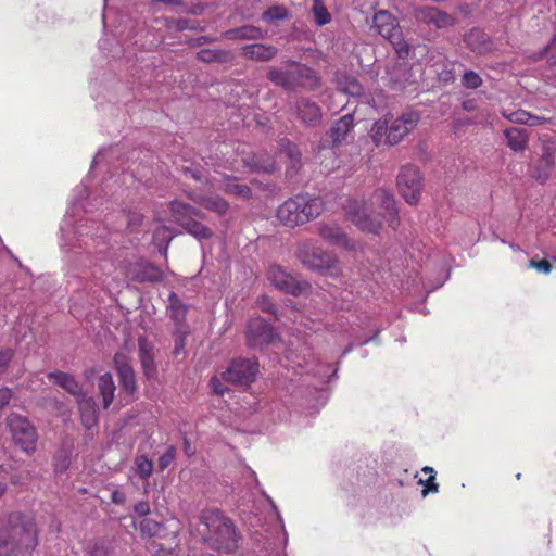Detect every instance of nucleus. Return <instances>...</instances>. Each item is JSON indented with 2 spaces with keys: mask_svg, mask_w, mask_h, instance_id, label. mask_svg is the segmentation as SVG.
I'll return each mask as SVG.
<instances>
[{
  "mask_svg": "<svg viewBox=\"0 0 556 556\" xmlns=\"http://www.w3.org/2000/svg\"><path fill=\"white\" fill-rule=\"evenodd\" d=\"M83 426L90 430L98 424L97 404L92 397L81 395L77 400Z\"/></svg>",
  "mask_w": 556,
  "mask_h": 556,
  "instance_id": "25",
  "label": "nucleus"
},
{
  "mask_svg": "<svg viewBox=\"0 0 556 556\" xmlns=\"http://www.w3.org/2000/svg\"><path fill=\"white\" fill-rule=\"evenodd\" d=\"M344 211L351 222L362 231L378 233L382 223L395 229L400 225L399 212L393 195L386 189H377L368 202L350 199Z\"/></svg>",
  "mask_w": 556,
  "mask_h": 556,
  "instance_id": "1",
  "label": "nucleus"
},
{
  "mask_svg": "<svg viewBox=\"0 0 556 556\" xmlns=\"http://www.w3.org/2000/svg\"><path fill=\"white\" fill-rule=\"evenodd\" d=\"M153 471V463L144 455H138L135 458V472L142 479L147 480Z\"/></svg>",
  "mask_w": 556,
  "mask_h": 556,
  "instance_id": "43",
  "label": "nucleus"
},
{
  "mask_svg": "<svg viewBox=\"0 0 556 556\" xmlns=\"http://www.w3.org/2000/svg\"><path fill=\"white\" fill-rule=\"evenodd\" d=\"M245 339L249 348L263 350L279 340V336L264 318L253 317L247 324Z\"/></svg>",
  "mask_w": 556,
  "mask_h": 556,
  "instance_id": "10",
  "label": "nucleus"
},
{
  "mask_svg": "<svg viewBox=\"0 0 556 556\" xmlns=\"http://www.w3.org/2000/svg\"><path fill=\"white\" fill-rule=\"evenodd\" d=\"M188 198L205 210L214 212L219 216H224L229 210L228 201L218 194L204 195L197 192H190L188 193Z\"/></svg>",
  "mask_w": 556,
  "mask_h": 556,
  "instance_id": "19",
  "label": "nucleus"
},
{
  "mask_svg": "<svg viewBox=\"0 0 556 556\" xmlns=\"http://www.w3.org/2000/svg\"><path fill=\"white\" fill-rule=\"evenodd\" d=\"M325 210L321 197L300 192L281 203L276 210V218L289 228L303 226L316 219Z\"/></svg>",
  "mask_w": 556,
  "mask_h": 556,
  "instance_id": "3",
  "label": "nucleus"
},
{
  "mask_svg": "<svg viewBox=\"0 0 556 556\" xmlns=\"http://www.w3.org/2000/svg\"><path fill=\"white\" fill-rule=\"evenodd\" d=\"M507 146L515 152H523L529 144V134L526 129L510 127L504 130Z\"/></svg>",
  "mask_w": 556,
  "mask_h": 556,
  "instance_id": "30",
  "label": "nucleus"
},
{
  "mask_svg": "<svg viewBox=\"0 0 556 556\" xmlns=\"http://www.w3.org/2000/svg\"><path fill=\"white\" fill-rule=\"evenodd\" d=\"M48 378L68 393L78 397L83 395L81 386L72 375L63 371H52L48 374Z\"/></svg>",
  "mask_w": 556,
  "mask_h": 556,
  "instance_id": "33",
  "label": "nucleus"
},
{
  "mask_svg": "<svg viewBox=\"0 0 556 556\" xmlns=\"http://www.w3.org/2000/svg\"><path fill=\"white\" fill-rule=\"evenodd\" d=\"M169 316L175 321L176 326H182L186 324L187 306L174 292L169 294Z\"/></svg>",
  "mask_w": 556,
  "mask_h": 556,
  "instance_id": "37",
  "label": "nucleus"
},
{
  "mask_svg": "<svg viewBox=\"0 0 556 556\" xmlns=\"http://www.w3.org/2000/svg\"><path fill=\"white\" fill-rule=\"evenodd\" d=\"M298 117L307 126H316L321 119V110L308 99H300L296 102Z\"/></svg>",
  "mask_w": 556,
  "mask_h": 556,
  "instance_id": "23",
  "label": "nucleus"
},
{
  "mask_svg": "<svg viewBox=\"0 0 556 556\" xmlns=\"http://www.w3.org/2000/svg\"><path fill=\"white\" fill-rule=\"evenodd\" d=\"M286 154L290 159L291 166L293 168H296L301 164V153L295 144L290 143L287 141V147L285 149Z\"/></svg>",
  "mask_w": 556,
  "mask_h": 556,
  "instance_id": "48",
  "label": "nucleus"
},
{
  "mask_svg": "<svg viewBox=\"0 0 556 556\" xmlns=\"http://www.w3.org/2000/svg\"><path fill=\"white\" fill-rule=\"evenodd\" d=\"M197 59L204 63H228L233 60V54L224 49H201L197 53Z\"/></svg>",
  "mask_w": 556,
  "mask_h": 556,
  "instance_id": "35",
  "label": "nucleus"
},
{
  "mask_svg": "<svg viewBox=\"0 0 556 556\" xmlns=\"http://www.w3.org/2000/svg\"><path fill=\"white\" fill-rule=\"evenodd\" d=\"M7 426L14 444L27 455L34 454L38 433L28 418L17 413H11L7 418Z\"/></svg>",
  "mask_w": 556,
  "mask_h": 556,
  "instance_id": "9",
  "label": "nucleus"
},
{
  "mask_svg": "<svg viewBox=\"0 0 556 556\" xmlns=\"http://www.w3.org/2000/svg\"><path fill=\"white\" fill-rule=\"evenodd\" d=\"M462 84L468 89H477L482 85V78L473 71H466L462 77Z\"/></svg>",
  "mask_w": 556,
  "mask_h": 556,
  "instance_id": "45",
  "label": "nucleus"
},
{
  "mask_svg": "<svg viewBox=\"0 0 556 556\" xmlns=\"http://www.w3.org/2000/svg\"><path fill=\"white\" fill-rule=\"evenodd\" d=\"M113 363L122 391L132 394L137 389V383L134 369L129 363V356L123 352H117L113 357Z\"/></svg>",
  "mask_w": 556,
  "mask_h": 556,
  "instance_id": "18",
  "label": "nucleus"
},
{
  "mask_svg": "<svg viewBox=\"0 0 556 556\" xmlns=\"http://www.w3.org/2000/svg\"><path fill=\"white\" fill-rule=\"evenodd\" d=\"M312 13L315 24L318 26H324L331 22V14L323 0H313Z\"/></svg>",
  "mask_w": 556,
  "mask_h": 556,
  "instance_id": "39",
  "label": "nucleus"
},
{
  "mask_svg": "<svg viewBox=\"0 0 556 556\" xmlns=\"http://www.w3.org/2000/svg\"><path fill=\"white\" fill-rule=\"evenodd\" d=\"M168 207L175 223L192 237L198 240H208L213 237V230L199 220L205 217L201 210L179 200L169 202Z\"/></svg>",
  "mask_w": 556,
  "mask_h": 556,
  "instance_id": "6",
  "label": "nucleus"
},
{
  "mask_svg": "<svg viewBox=\"0 0 556 556\" xmlns=\"http://www.w3.org/2000/svg\"><path fill=\"white\" fill-rule=\"evenodd\" d=\"M202 540L210 548L232 554L239 547L240 532L230 517L219 509H205L200 515Z\"/></svg>",
  "mask_w": 556,
  "mask_h": 556,
  "instance_id": "2",
  "label": "nucleus"
},
{
  "mask_svg": "<svg viewBox=\"0 0 556 556\" xmlns=\"http://www.w3.org/2000/svg\"><path fill=\"white\" fill-rule=\"evenodd\" d=\"M544 58H546L549 65H556V33L544 49L529 56L532 62H538Z\"/></svg>",
  "mask_w": 556,
  "mask_h": 556,
  "instance_id": "40",
  "label": "nucleus"
},
{
  "mask_svg": "<svg viewBox=\"0 0 556 556\" xmlns=\"http://www.w3.org/2000/svg\"><path fill=\"white\" fill-rule=\"evenodd\" d=\"M140 532L147 536H154L160 531V523L150 518H144L139 525Z\"/></svg>",
  "mask_w": 556,
  "mask_h": 556,
  "instance_id": "46",
  "label": "nucleus"
},
{
  "mask_svg": "<svg viewBox=\"0 0 556 556\" xmlns=\"http://www.w3.org/2000/svg\"><path fill=\"white\" fill-rule=\"evenodd\" d=\"M372 22L377 31L393 46L399 58H407L409 45L404 39L396 18L390 12L380 10L375 13Z\"/></svg>",
  "mask_w": 556,
  "mask_h": 556,
  "instance_id": "8",
  "label": "nucleus"
},
{
  "mask_svg": "<svg viewBox=\"0 0 556 556\" xmlns=\"http://www.w3.org/2000/svg\"><path fill=\"white\" fill-rule=\"evenodd\" d=\"M174 237L175 235L168 226H160L154 230L153 242L164 256L167 255L168 245Z\"/></svg>",
  "mask_w": 556,
  "mask_h": 556,
  "instance_id": "38",
  "label": "nucleus"
},
{
  "mask_svg": "<svg viewBox=\"0 0 556 556\" xmlns=\"http://www.w3.org/2000/svg\"><path fill=\"white\" fill-rule=\"evenodd\" d=\"M212 42H214L213 38L207 37V36H202V37H199V38L194 39L191 42V46H201V45H204V43H212Z\"/></svg>",
  "mask_w": 556,
  "mask_h": 556,
  "instance_id": "59",
  "label": "nucleus"
},
{
  "mask_svg": "<svg viewBox=\"0 0 556 556\" xmlns=\"http://www.w3.org/2000/svg\"><path fill=\"white\" fill-rule=\"evenodd\" d=\"M414 18L428 26H434L437 29L452 27L456 24V18L435 7H417L413 11Z\"/></svg>",
  "mask_w": 556,
  "mask_h": 556,
  "instance_id": "17",
  "label": "nucleus"
},
{
  "mask_svg": "<svg viewBox=\"0 0 556 556\" xmlns=\"http://www.w3.org/2000/svg\"><path fill=\"white\" fill-rule=\"evenodd\" d=\"M529 267L535 268L541 273L549 274L552 271V264L547 260H531L529 262Z\"/></svg>",
  "mask_w": 556,
  "mask_h": 556,
  "instance_id": "51",
  "label": "nucleus"
},
{
  "mask_svg": "<svg viewBox=\"0 0 556 556\" xmlns=\"http://www.w3.org/2000/svg\"><path fill=\"white\" fill-rule=\"evenodd\" d=\"M317 232L330 244L344 249L353 248L345 232L337 224H319Z\"/></svg>",
  "mask_w": 556,
  "mask_h": 556,
  "instance_id": "22",
  "label": "nucleus"
},
{
  "mask_svg": "<svg viewBox=\"0 0 556 556\" xmlns=\"http://www.w3.org/2000/svg\"><path fill=\"white\" fill-rule=\"evenodd\" d=\"M286 64L290 68L270 67L267 72V78L276 86H280L285 90H294L298 87L307 86L313 88L318 85L315 71L311 67L291 60L287 61Z\"/></svg>",
  "mask_w": 556,
  "mask_h": 556,
  "instance_id": "5",
  "label": "nucleus"
},
{
  "mask_svg": "<svg viewBox=\"0 0 556 556\" xmlns=\"http://www.w3.org/2000/svg\"><path fill=\"white\" fill-rule=\"evenodd\" d=\"M37 545L35 522L21 514H12L0 527V556H11L17 551L34 549Z\"/></svg>",
  "mask_w": 556,
  "mask_h": 556,
  "instance_id": "4",
  "label": "nucleus"
},
{
  "mask_svg": "<svg viewBox=\"0 0 556 556\" xmlns=\"http://www.w3.org/2000/svg\"><path fill=\"white\" fill-rule=\"evenodd\" d=\"M189 334V327L188 325L182 326H176L174 337H175V348H174V354L178 355L180 354L185 346H186V339Z\"/></svg>",
  "mask_w": 556,
  "mask_h": 556,
  "instance_id": "44",
  "label": "nucleus"
},
{
  "mask_svg": "<svg viewBox=\"0 0 556 556\" xmlns=\"http://www.w3.org/2000/svg\"><path fill=\"white\" fill-rule=\"evenodd\" d=\"M7 491V484L3 482H0V497L4 495Z\"/></svg>",
  "mask_w": 556,
  "mask_h": 556,
  "instance_id": "64",
  "label": "nucleus"
},
{
  "mask_svg": "<svg viewBox=\"0 0 556 556\" xmlns=\"http://www.w3.org/2000/svg\"><path fill=\"white\" fill-rule=\"evenodd\" d=\"M396 184L400 193L408 204L418 203L422 190V177L417 166L413 164L402 166Z\"/></svg>",
  "mask_w": 556,
  "mask_h": 556,
  "instance_id": "11",
  "label": "nucleus"
},
{
  "mask_svg": "<svg viewBox=\"0 0 556 556\" xmlns=\"http://www.w3.org/2000/svg\"><path fill=\"white\" fill-rule=\"evenodd\" d=\"M422 471H424L425 473H428L429 476L435 475L434 469H433L432 467H429V466H425V467L422 468Z\"/></svg>",
  "mask_w": 556,
  "mask_h": 556,
  "instance_id": "61",
  "label": "nucleus"
},
{
  "mask_svg": "<svg viewBox=\"0 0 556 556\" xmlns=\"http://www.w3.org/2000/svg\"><path fill=\"white\" fill-rule=\"evenodd\" d=\"M110 500L114 504H124L126 501V494L118 488H114L111 491Z\"/></svg>",
  "mask_w": 556,
  "mask_h": 556,
  "instance_id": "55",
  "label": "nucleus"
},
{
  "mask_svg": "<svg viewBox=\"0 0 556 556\" xmlns=\"http://www.w3.org/2000/svg\"><path fill=\"white\" fill-rule=\"evenodd\" d=\"M156 556H176V554L173 551H157Z\"/></svg>",
  "mask_w": 556,
  "mask_h": 556,
  "instance_id": "60",
  "label": "nucleus"
},
{
  "mask_svg": "<svg viewBox=\"0 0 556 556\" xmlns=\"http://www.w3.org/2000/svg\"><path fill=\"white\" fill-rule=\"evenodd\" d=\"M354 127V115L345 114L339 118L330 129V137L334 146L342 143Z\"/></svg>",
  "mask_w": 556,
  "mask_h": 556,
  "instance_id": "32",
  "label": "nucleus"
},
{
  "mask_svg": "<svg viewBox=\"0 0 556 556\" xmlns=\"http://www.w3.org/2000/svg\"><path fill=\"white\" fill-rule=\"evenodd\" d=\"M464 109L466 111H470L473 109V105H472V102L471 101H465L464 104H463Z\"/></svg>",
  "mask_w": 556,
  "mask_h": 556,
  "instance_id": "62",
  "label": "nucleus"
},
{
  "mask_svg": "<svg viewBox=\"0 0 556 556\" xmlns=\"http://www.w3.org/2000/svg\"><path fill=\"white\" fill-rule=\"evenodd\" d=\"M435 475L428 476L426 480H420L419 483L425 485V490L422 491L424 495L428 492L437 493L439 491V484L435 483Z\"/></svg>",
  "mask_w": 556,
  "mask_h": 556,
  "instance_id": "52",
  "label": "nucleus"
},
{
  "mask_svg": "<svg viewBox=\"0 0 556 556\" xmlns=\"http://www.w3.org/2000/svg\"><path fill=\"white\" fill-rule=\"evenodd\" d=\"M296 257L307 268L327 274L332 277L339 275L337 257L315 245L312 241H303L298 244Z\"/></svg>",
  "mask_w": 556,
  "mask_h": 556,
  "instance_id": "7",
  "label": "nucleus"
},
{
  "mask_svg": "<svg viewBox=\"0 0 556 556\" xmlns=\"http://www.w3.org/2000/svg\"><path fill=\"white\" fill-rule=\"evenodd\" d=\"M176 457V448L175 446L170 445L167 447L165 453H163L159 458V467L161 470H164L167 468L175 459Z\"/></svg>",
  "mask_w": 556,
  "mask_h": 556,
  "instance_id": "49",
  "label": "nucleus"
},
{
  "mask_svg": "<svg viewBox=\"0 0 556 556\" xmlns=\"http://www.w3.org/2000/svg\"><path fill=\"white\" fill-rule=\"evenodd\" d=\"M501 113L507 121L520 125L538 126L549 121V118L531 114L530 112L521 109L515 111L503 110Z\"/></svg>",
  "mask_w": 556,
  "mask_h": 556,
  "instance_id": "26",
  "label": "nucleus"
},
{
  "mask_svg": "<svg viewBox=\"0 0 556 556\" xmlns=\"http://www.w3.org/2000/svg\"><path fill=\"white\" fill-rule=\"evenodd\" d=\"M12 357L13 351L11 349L0 351V375L5 371Z\"/></svg>",
  "mask_w": 556,
  "mask_h": 556,
  "instance_id": "53",
  "label": "nucleus"
},
{
  "mask_svg": "<svg viewBox=\"0 0 556 556\" xmlns=\"http://www.w3.org/2000/svg\"><path fill=\"white\" fill-rule=\"evenodd\" d=\"M223 191L228 195L243 200H250L253 194L248 185L239 182L238 178L232 175L223 176Z\"/></svg>",
  "mask_w": 556,
  "mask_h": 556,
  "instance_id": "29",
  "label": "nucleus"
},
{
  "mask_svg": "<svg viewBox=\"0 0 556 556\" xmlns=\"http://www.w3.org/2000/svg\"><path fill=\"white\" fill-rule=\"evenodd\" d=\"M134 510L138 516H147L150 514V505L147 501H140L135 504Z\"/></svg>",
  "mask_w": 556,
  "mask_h": 556,
  "instance_id": "56",
  "label": "nucleus"
},
{
  "mask_svg": "<svg viewBox=\"0 0 556 556\" xmlns=\"http://www.w3.org/2000/svg\"><path fill=\"white\" fill-rule=\"evenodd\" d=\"M363 91V87L356 81L353 80L350 83L349 92L353 96H359Z\"/></svg>",
  "mask_w": 556,
  "mask_h": 556,
  "instance_id": "58",
  "label": "nucleus"
},
{
  "mask_svg": "<svg viewBox=\"0 0 556 556\" xmlns=\"http://www.w3.org/2000/svg\"><path fill=\"white\" fill-rule=\"evenodd\" d=\"M390 117L391 129L387 139H389V147L399 144L415 127L417 126L420 115L416 111H407L402 113L395 119Z\"/></svg>",
  "mask_w": 556,
  "mask_h": 556,
  "instance_id": "16",
  "label": "nucleus"
},
{
  "mask_svg": "<svg viewBox=\"0 0 556 556\" xmlns=\"http://www.w3.org/2000/svg\"><path fill=\"white\" fill-rule=\"evenodd\" d=\"M278 54V49L271 45L251 43L241 48V55L245 60L267 62Z\"/></svg>",
  "mask_w": 556,
  "mask_h": 556,
  "instance_id": "20",
  "label": "nucleus"
},
{
  "mask_svg": "<svg viewBox=\"0 0 556 556\" xmlns=\"http://www.w3.org/2000/svg\"><path fill=\"white\" fill-rule=\"evenodd\" d=\"M390 129L391 124L389 115H384L372 124L369 130V137L376 147L389 146L387 136H389Z\"/></svg>",
  "mask_w": 556,
  "mask_h": 556,
  "instance_id": "31",
  "label": "nucleus"
},
{
  "mask_svg": "<svg viewBox=\"0 0 556 556\" xmlns=\"http://www.w3.org/2000/svg\"><path fill=\"white\" fill-rule=\"evenodd\" d=\"M211 386L213 389V392L217 395H224V393L227 391V388L223 386L219 378L213 377L211 379Z\"/></svg>",
  "mask_w": 556,
  "mask_h": 556,
  "instance_id": "57",
  "label": "nucleus"
},
{
  "mask_svg": "<svg viewBox=\"0 0 556 556\" xmlns=\"http://www.w3.org/2000/svg\"><path fill=\"white\" fill-rule=\"evenodd\" d=\"M66 467H67V459L65 458L62 465H60V466L56 465V470L58 471H63V470L66 469Z\"/></svg>",
  "mask_w": 556,
  "mask_h": 556,
  "instance_id": "63",
  "label": "nucleus"
},
{
  "mask_svg": "<svg viewBox=\"0 0 556 556\" xmlns=\"http://www.w3.org/2000/svg\"><path fill=\"white\" fill-rule=\"evenodd\" d=\"M466 46L477 54H486L492 51L493 42L480 28L470 29L464 37Z\"/></svg>",
  "mask_w": 556,
  "mask_h": 556,
  "instance_id": "21",
  "label": "nucleus"
},
{
  "mask_svg": "<svg viewBox=\"0 0 556 556\" xmlns=\"http://www.w3.org/2000/svg\"><path fill=\"white\" fill-rule=\"evenodd\" d=\"M264 36L265 31L262 28L252 25L231 28L222 34V37L227 40H258Z\"/></svg>",
  "mask_w": 556,
  "mask_h": 556,
  "instance_id": "28",
  "label": "nucleus"
},
{
  "mask_svg": "<svg viewBox=\"0 0 556 556\" xmlns=\"http://www.w3.org/2000/svg\"><path fill=\"white\" fill-rule=\"evenodd\" d=\"M267 279L279 290L299 296L305 293L311 285L305 280H298L279 266H271L267 270Z\"/></svg>",
  "mask_w": 556,
  "mask_h": 556,
  "instance_id": "14",
  "label": "nucleus"
},
{
  "mask_svg": "<svg viewBox=\"0 0 556 556\" xmlns=\"http://www.w3.org/2000/svg\"><path fill=\"white\" fill-rule=\"evenodd\" d=\"M258 307L263 311V312H266V313H269L271 315H274L276 318L277 317V308L275 306V304L270 301V299L266 295H263L258 301Z\"/></svg>",
  "mask_w": 556,
  "mask_h": 556,
  "instance_id": "50",
  "label": "nucleus"
},
{
  "mask_svg": "<svg viewBox=\"0 0 556 556\" xmlns=\"http://www.w3.org/2000/svg\"><path fill=\"white\" fill-rule=\"evenodd\" d=\"M258 363L255 358L233 359L222 377L230 383L249 386L255 380Z\"/></svg>",
  "mask_w": 556,
  "mask_h": 556,
  "instance_id": "13",
  "label": "nucleus"
},
{
  "mask_svg": "<svg viewBox=\"0 0 556 556\" xmlns=\"http://www.w3.org/2000/svg\"><path fill=\"white\" fill-rule=\"evenodd\" d=\"M163 279V270L152 263H138L135 267L134 280L137 282H161Z\"/></svg>",
  "mask_w": 556,
  "mask_h": 556,
  "instance_id": "27",
  "label": "nucleus"
},
{
  "mask_svg": "<svg viewBox=\"0 0 556 556\" xmlns=\"http://www.w3.org/2000/svg\"><path fill=\"white\" fill-rule=\"evenodd\" d=\"M289 16V11L283 5H273L262 14V20L266 23H274L276 21L286 20Z\"/></svg>",
  "mask_w": 556,
  "mask_h": 556,
  "instance_id": "42",
  "label": "nucleus"
},
{
  "mask_svg": "<svg viewBox=\"0 0 556 556\" xmlns=\"http://www.w3.org/2000/svg\"><path fill=\"white\" fill-rule=\"evenodd\" d=\"M235 162L240 163L249 172L271 174L276 170L275 161L268 153H254L245 144L237 148Z\"/></svg>",
  "mask_w": 556,
  "mask_h": 556,
  "instance_id": "12",
  "label": "nucleus"
},
{
  "mask_svg": "<svg viewBox=\"0 0 556 556\" xmlns=\"http://www.w3.org/2000/svg\"><path fill=\"white\" fill-rule=\"evenodd\" d=\"M86 552L88 556H118L114 541L109 538L90 542Z\"/></svg>",
  "mask_w": 556,
  "mask_h": 556,
  "instance_id": "34",
  "label": "nucleus"
},
{
  "mask_svg": "<svg viewBox=\"0 0 556 556\" xmlns=\"http://www.w3.org/2000/svg\"><path fill=\"white\" fill-rule=\"evenodd\" d=\"M166 27L168 29H175L177 31H182L186 29L200 30V31L204 30L203 27L199 26L198 22H191L187 18H167Z\"/></svg>",
  "mask_w": 556,
  "mask_h": 556,
  "instance_id": "41",
  "label": "nucleus"
},
{
  "mask_svg": "<svg viewBox=\"0 0 556 556\" xmlns=\"http://www.w3.org/2000/svg\"><path fill=\"white\" fill-rule=\"evenodd\" d=\"M115 383L110 372L101 375L98 379V390L102 397L103 408L106 409L114 400Z\"/></svg>",
  "mask_w": 556,
  "mask_h": 556,
  "instance_id": "36",
  "label": "nucleus"
},
{
  "mask_svg": "<svg viewBox=\"0 0 556 556\" xmlns=\"http://www.w3.org/2000/svg\"><path fill=\"white\" fill-rule=\"evenodd\" d=\"M556 165V143L545 140L542 143V152L538 162L531 169V176L539 182L544 184L551 177Z\"/></svg>",
  "mask_w": 556,
  "mask_h": 556,
  "instance_id": "15",
  "label": "nucleus"
},
{
  "mask_svg": "<svg viewBox=\"0 0 556 556\" xmlns=\"http://www.w3.org/2000/svg\"><path fill=\"white\" fill-rule=\"evenodd\" d=\"M181 172L186 177H190L198 182L206 181L205 170L201 167L182 166Z\"/></svg>",
  "mask_w": 556,
  "mask_h": 556,
  "instance_id": "47",
  "label": "nucleus"
},
{
  "mask_svg": "<svg viewBox=\"0 0 556 556\" xmlns=\"http://www.w3.org/2000/svg\"><path fill=\"white\" fill-rule=\"evenodd\" d=\"M153 350H154V348H153L152 343L149 342L146 337H139V339H138L139 359L141 363L143 374L148 378L153 377L156 371Z\"/></svg>",
  "mask_w": 556,
  "mask_h": 556,
  "instance_id": "24",
  "label": "nucleus"
},
{
  "mask_svg": "<svg viewBox=\"0 0 556 556\" xmlns=\"http://www.w3.org/2000/svg\"><path fill=\"white\" fill-rule=\"evenodd\" d=\"M12 399V390L9 388L0 389V412L10 403Z\"/></svg>",
  "mask_w": 556,
  "mask_h": 556,
  "instance_id": "54",
  "label": "nucleus"
}]
</instances>
